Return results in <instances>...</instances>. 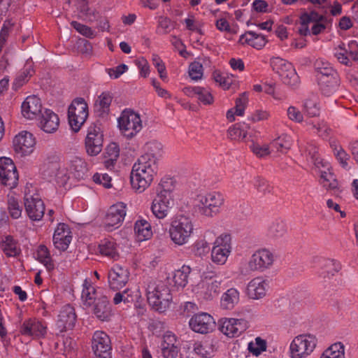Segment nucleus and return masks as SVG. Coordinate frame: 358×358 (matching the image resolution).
I'll return each instance as SVG.
<instances>
[{"instance_id":"10","label":"nucleus","mask_w":358,"mask_h":358,"mask_svg":"<svg viewBox=\"0 0 358 358\" xmlns=\"http://www.w3.org/2000/svg\"><path fill=\"white\" fill-rule=\"evenodd\" d=\"M19 175L13 160L8 157L0 158V182L9 189L18 185Z\"/></svg>"},{"instance_id":"27","label":"nucleus","mask_w":358,"mask_h":358,"mask_svg":"<svg viewBox=\"0 0 358 358\" xmlns=\"http://www.w3.org/2000/svg\"><path fill=\"white\" fill-rule=\"evenodd\" d=\"M68 170L76 179H83L87 173V163L83 158L73 156L69 160Z\"/></svg>"},{"instance_id":"40","label":"nucleus","mask_w":358,"mask_h":358,"mask_svg":"<svg viewBox=\"0 0 358 358\" xmlns=\"http://www.w3.org/2000/svg\"><path fill=\"white\" fill-rule=\"evenodd\" d=\"M1 248L8 257H16L20 254V250L17 248L16 242L12 236H7L1 243Z\"/></svg>"},{"instance_id":"60","label":"nucleus","mask_w":358,"mask_h":358,"mask_svg":"<svg viewBox=\"0 0 358 358\" xmlns=\"http://www.w3.org/2000/svg\"><path fill=\"white\" fill-rule=\"evenodd\" d=\"M128 69V66L126 64H122L117 66L115 68L107 69L106 71L111 78H118Z\"/></svg>"},{"instance_id":"58","label":"nucleus","mask_w":358,"mask_h":358,"mask_svg":"<svg viewBox=\"0 0 358 358\" xmlns=\"http://www.w3.org/2000/svg\"><path fill=\"white\" fill-rule=\"evenodd\" d=\"M250 150L252 152L259 157H262L269 155V148L268 145H260L257 143H252L250 145Z\"/></svg>"},{"instance_id":"21","label":"nucleus","mask_w":358,"mask_h":358,"mask_svg":"<svg viewBox=\"0 0 358 358\" xmlns=\"http://www.w3.org/2000/svg\"><path fill=\"white\" fill-rule=\"evenodd\" d=\"M20 331L23 336L40 338L45 335L47 327L36 318H29L22 324Z\"/></svg>"},{"instance_id":"16","label":"nucleus","mask_w":358,"mask_h":358,"mask_svg":"<svg viewBox=\"0 0 358 358\" xmlns=\"http://www.w3.org/2000/svg\"><path fill=\"white\" fill-rule=\"evenodd\" d=\"M126 215V205L119 202L111 206L105 217V228L112 231L113 227L118 228L123 222Z\"/></svg>"},{"instance_id":"64","label":"nucleus","mask_w":358,"mask_h":358,"mask_svg":"<svg viewBox=\"0 0 358 358\" xmlns=\"http://www.w3.org/2000/svg\"><path fill=\"white\" fill-rule=\"evenodd\" d=\"M348 51L350 57L354 62H358V43L356 41H350L348 44Z\"/></svg>"},{"instance_id":"55","label":"nucleus","mask_w":358,"mask_h":358,"mask_svg":"<svg viewBox=\"0 0 358 358\" xmlns=\"http://www.w3.org/2000/svg\"><path fill=\"white\" fill-rule=\"evenodd\" d=\"M189 75L192 80H198L203 76V66L199 62H192L189 66Z\"/></svg>"},{"instance_id":"63","label":"nucleus","mask_w":358,"mask_h":358,"mask_svg":"<svg viewBox=\"0 0 358 358\" xmlns=\"http://www.w3.org/2000/svg\"><path fill=\"white\" fill-rule=\"evenodd\" d=\"M213 78L216 83L225 89H229L231 82L228 78L224 77L220 72L215 71L213 72Z\"/></svg>"},{"instance_id":"41","label":"nucleus","mask_w":358,"mask_h":358,"mask_svg":"<svg viewBox=\"0 0 358 358\" xmlns=\"http://www.w3.org/2000/svg\"><path fill=\"white\" fill-rule=\"evenodd\" d=\"M328 171H322L320 173L321 181L320 183L322 186L327 189H336L338 188V182L335 178L333 173L329 171L327 167Z\"/></svg>"},{"instance_id":"2","label":"nucleus","mask_w":358,"mask_h":358,"mask_svg":"<svg viewBox=\"0 0 358 358\" xmlns=\"http://www.w3.org/2000/svg\"><path fill=\"white\" fill-rule=\"evenodd\" d=\"M158 170L157 158L155 155L145 153L134 164L130 174L132 188L139 193L144 192L151 184Z\"/></svg>"},{"instance_id":"26","label":"nucleus","mask_w":358,"mask_h":358,"mask_svg":"<svg viewBox=\"0 0 358 358\" xmlns=\"http://www.w3.org/2000/svg\"><path fill=\"white\" fill-rule=\"evenodd\" d=\"M317 80L320 92L326 96H330L334 94L340 85L338 74L334 76L319 78Z\"/></svg>"},{"instance_id":"24","label":"nucleus","mask_w":358,"mask_h":358,"mask_svg":"<svg viewBox=\"0 0 358 358\" xmlns=\"http://www.w3.org/2000/svg\"><path fill=\"white\" fill-rule=\"evenodd\" d=\"M22 114L27 119H33L42 113L41 99L36 96H27L22 103Z\"/></svg>"},{"instance_id":"13","label":"nucleus","mask_w":358,"mask_h":358,"mask_svg":"<svg viewBox=\"0 0 358 358\" xmlns=\"http://www.w3.org/2000/svg\"><path fill=\"white\" fill-rule=\"evenodd\" d=\"M103 135L99 127L96 124L88 129L85 138V148L90 156H96L99 154L103 148Z\"/></svg>"},{"instance_id":"8","label":"nucleus","mask_w":358,"mask_h":358,"mask_svg":"<svg viewBox=\"0 0 358 358\" xmlns=\"http://www.w3.org/2000/svg\"><path fill=\"white\" fill-rule=\"evenodd\" d=\"M271 65L284 84L292 87L299 85V77L291 63L280 57H275L271 60Z\"/></svg>"},{"instance_id":"52","label":"nucleus","mask_w":358,"mask_h":358,"mask_svg":"<svg viewBox=\"0 0 358 358\" xmlns=\"http://www.w3.org/2000/svg\"><path fill=\"white\" fill-rule=\"evenodd\" d=\"M71 25L78 32L85 37L93 38L96 36L94 31H93L90 27L83 24L77 21H72L71 22Z\"/></svg>"},{"instance_id":"31","label":"nucleus","mask_w":358,"mask_h":358,"mask_svg":"<svg viewBox=\"0 0 358 358\" xmlns=\"http://www.w3.org/2000/svg\"><path fill=\"white\" fill-rule=\"evenodd\" d=\"M266 283L260 278L252 279L248 285L247 292L250 298L259 299L265 296Z\"/></svg>"},{"instance_id":"9","label":"nucleus","mask_w":358,"mask_h":358,"mask_svg":"<svg viewBox=\"0 0 358 358\" xmlns=\"http://www.w3.org/2000/svg\"><path fill=\"white\" fill-rule=\"evenodd\" d=\"M224 196L220 192H210L199 197V213L206 217H213L220 213L224 204Z\"/></svg>"},{"instance_id":"22","label":"nucleus","mask_w":358,"mask_h":358,"mask_svg":"<svg viewBox=\"0 0 358 358\" xmlns=\"http://www.w3.org/2000/svg\"><path fill=\"white\" fill-rule=\"evenodd\" d=\"M24 207L29 217L34 221H39L44 215L45 206L38 197H25Z\"/></svg>"},{"instance_id":"25","label":"nucleus","mask_w":358,"mask_h":358,"mask_svg":"<svg viewBox=\"0 0 358 358\" xmlns=\"http://www.w3.org/2000/svg\"><path fill=\"white\" fill-rule=\"evenodd\" d=\"M59 120L58 115L50 109H45L41 113L40 120L41 128L46 133L55 132L59 127Z\"/></svg>"},{"instance_id":"5","label":"nucleus","mask_w":358,"mask_h":358,"mask_svg":"<svg viewBox=\"0 0 358 358\" xmlns=\"http://www.w3.org/2000/svg\"><path fill=\"white\" fill-rule=\"evenodd\" d=\"M317 338L311 334H301L296 336L290 343L291 358H304L310 355L315 348Z\"/></svg>"},{"instance_id":"11","label":"nucleus","mask_w":358,"mask_h":358,"mask_svg":"<svg viewBox=\"0 0 358 358\" xmlns=\"http://www.w3.org/2000/svg\"><path fill=\"white\" fill-rule=\"evenodd\" d=\"M231 238L229 234H222L214 242L211 252V259L214 263L224 264L231 252Z\"/></svg>"},{"instance_id":"20","label":"nucleus","mask_w":358,"mask_h":358,"mask_svg":"<svg viewBox=\"0 0 358 358\" xmlns=\"http://www.w3.org/2000/svg\"><path fill=\"white\" fill-rule=\"evenodd\" d=\"M59 156L56 152H50L46 154L40 171L43 176L51 180L55 178L60 169Z\"/></svg>"},{"instance_id":"51","label":"nucleus","mask_w":358,"mask_h":358,"mask_svg":"<svg viewBox=\"0 0 358 358\" xmlns=\"http://www.w3.org/2000/svg\"><path fill=\"white\" fill-rule=\"evenodd\" d=\"M175 27V22L166 17H160L158 20L157 31L162 34L170 32Z\"/></svg>"},{"instance_id":"4","label":"nucleus","mask_w":358,"mask_h":358,"mask_svg":"<svg viewBox=\"0 0 358 358\" xmlns=\"http://www.w3.org/2000/svg\"><path fill=\"white\" fill-rule=\"evenodd\" d=\"M193 232V224L190 217L180 215L171 222L169 233L173 242L178 245L187 243Z\"/></svg>"},{"instance_id":"14","label":"nucleus","mask_w":358,"mask_h":358,"mask_svg":"<svg viewBox=\"0 0 358 358\" xmlns=\"http://www.w3.org/2000/svg\"><path fill=\"white\" fill-rule=\"evenodd\" d=\"M190 329L196 333L206 334L212 331L215 327L213 317L206 313L194 315L189 322Z\"/></svg>"},{"instance_id":"29","label":"nucleus","mask_w":358,"mask_h":358,"mask_svg":"<svg viewBox=\"0 0 358 358\" xmlns=\"http://www.w3.org/2000/svg\"><path fill=\"white\" fill-rule=\"evenodd\" d=\"M112 100L113 96L107 92H104L99 96L94 104V113L99 117L106 118L108 117Z\"/></svg>"},{"instance_id":"30","label":"nucleus","mask_w":358,"mask_h":358,"mask_svg":"<svg viewBox=\"0 0 358 358\" xmlns=\"http://www.w3.org/2000/svg\"><path fill=\"white\" fill-rule=\"evenodd\" d=\"M238 42L242 45L248 44L254 48L259 50L265 46L267 40L264 36L249 31L240 36Z\"/></svg>"},{"instance_id":"49","label":"nucleus","mask_w":358,"mask_h":358,"mask_svg":"<svg viewBox=\"0 0 358 358\" xmlns=\"http://www.w3.org/2000/svg\"><path fill=\"white\" fill-rule=\"evenodd\" d=\"M248 350L252 355L258 356L266 350V342L260 337H257L255 338V342L252 341L248 343Z\"/></svg>"},{"instance_id":"1","label":"nucleus","mask_w":358,"mask_h":358,"mask_svg":"<svg viewBox=\"0 0 358 358\" xmlns=\"http://www.w3.org/2000/svg\"><path fill=\"white\" fill-rule=\"evenodd\" d=\"M190 272L191 268L183 265L175 271L171 276H166L164 281H150L146 289L149 305L159 312L165 311L172 300L171 291L185 287Z\"/></svg>"},{"instance_id":"57","label":"nucleus","mask_w":358,"mask_h":358,"mask_svg":"<svg viewBox=\"0 0 358 358\" xmlns=\"http://www.w3.org/2000/svg\"><path fill=\"white\" fill-rule=\"evenodd\" d=\"M93 180L97 184L102 185L106 188H110L112 187L111 178L106 173H95L93 176Z\"/></svg>"},{"instance_id":"48","label":"nucleus","mask_w":358,"mask_h":358,"mask_svg":"<svg viewBox=\"0 0 358 358\" xmlns=\"http://www.w3.org/2000/svg\"><path fill=\"white\" fill-rule=\"evenodd\" d=\"M8 210L10 217L13 219H17L21 216L22 208L18 200L13 196L8 195Z\"/></svg>"},{"instance_id":"42","label":"nucleus","mask_w":358,"mask_h":358,"mask_svg":"<svg viewBox=\"0 0 358 358\" xmlns=\"http://www.w3.org/2000/svg\"><path fill=\"white\" fill-rule=\"evenodd\" d=\"M248 128H249V127L245 123H243V125L241 124H236L229 129L228 135L232 140H243L247 136L246 129Z\"/></svg>"},{"instance_id":"37","label":"nucleus","mask_w":358,"mask_h":358,"mask_svg":"<svg viewBox=\"0 0 358 358\" xmlns=\"http://www.w3.org/2000/svg\"><path fill=\"white\" fill-rule=\"evenodd\" d=\"M286 233V224L283 221L276 220L268 227L267 236L272 239H278L283 237Z\"/></svg>"},{"instance_id":"6","label":"nucleus","mask_w":358,"mask_h":358,"mask_svg":"<svg viewBox=\"0 0 358 358\" xmlns=\"http://www.w3.org/2000/svg\"><path fill=\"white\" fill-rule=\"evenodd\" d=\"M117 122L122 134L127 138H133L142 129L140 115L130 109L122 112Z\"/></svg>"},{"instance_id":"32","label":"nucleus","mask_w":358,"mask_h":358,"mask_svg":"<svg viewBox=\"0 0 358 358\" xmlns=\"http://www.w3.org/2000/svg\"><path fill=\"white\" fill-rule=\"evenodd\" d=\"M315 70L316 71L317 80L324 77H330L338 75L335 70L328 62L323 59H317L314 64Z\"/></svg>"},{"instance_id":"19","label":"nucleus","mask_w":358,"mask_h":358,"mask_svg":"<svg viewBox=\"0 0 358 358\" xmlns=\"http://www.w3.org/2000/svg\"><path fill=\"white\" fill-rule=\"evenodd\" d=\"M77 315L73 306L68 304L63 306L59 311L57 327L59 332L71 330L75 327Z\"/></svg>"},{"instance_id":"7","label":"nucleus","mask_w":358,"mask_h":358,"mask_svg":"<svg viewBox=\"0 0 358 358\" xmlns=\"http://www.w3.org/2000/svg\"><path fill=\"white\" fill-rule=\"evenodd\" d=\"M88 117V106L83 98L75 99L68 109V119L71 129L77 132Z\"/></svg>"},{"instance_id":"44","label":"nucleus","mask_w":358,"mask_h":358,"mask_svg":"<svg viewBox=\"0 0 358 358\" xmlns=\"http://www.w3.org/2000/svg\"><path fill=\"white\" fill-rule=\"evenodd\" d=\"M304 111L310 117H316L320 114V107L318 106L317 99L313 95L306 99L303 103Z\"/></svg>"},{"instance_id":"15","label":"nucleus","mask_w":358,"mask_h":358,"mask_svg":"<svg viewBox=\"0 0 358 358\" xmlns=\"http://www.w3.org/2000/svg\"><path fill=\"white\" fill-rule=\"evenodd\" d=\"M129 269L119 264H115L108 273V285L110 289L117 290L127 283L129 278Z\"/></svg>"},{"instance_id":"54","label":"nucleus","mask_w":358,"mask_h":358,"mask_svg":"<svg viewBox=\"0 0 358 358\" xmlns=\"http://www.w3.org/2000/svg\"><path fill=\"white\" fill-rule=\"evenodd\" d=\"M253 185L258 192L264 194L270 193L272 189V187L269 185L268 182L260 176L255 178Z\"/></svg>"},{"instance_id":"50","label":"nucleus","mask_w":358,"mask_h":358,"mask_svg":"<svg viewBox=\"0 0 358 358\" xmlns=\"http://www.w3.org/2000/svg\"><path fill=\"white\" fill-rule=\"evenodd\" d=\"M220 285L221 281L216 280H213L210 282H207L206 284V291L204 294L205 299H212L217 296L220 291Z\"/></svg>"},{"instance_id":"36","label":"nucleus","mask_w":358,"mask_h":358,"mask_svg":"<svg viewBox=\"0 0 358 358\" xmlns=\"http://www.w3.org/2000/svg\"><path fill=\"white\" fill-rule=\"evenodd\" d=\"M134 231L139 241L149 239L152 236L150 224L145 220H140L136 222Z\"/></svg>"},{"instance_id":"12","label":"nucleus","mask_w":358,"mask_h":358,"mask_svg":"<svg viewBox=\"0 0 358 358\" xmlns=\"http://www.w3.org/2000/svg\"><path fill=\"white\" fill-rule=\"evenodd\" d=\"M92 348L97 358H112L110 337L102 331H96L92 338Z\"/></svg>"},{"instance_id":"23","label":"nucleus","mask_w":358,"mask_h":358,"mask_svg":"<svg viewBox=\"0 0 358 358\" xmlns=\"http://www.w3.org/2000/svg\"><path fill=\"white\" fill-rule=\"evenodd\" d=\"M273 255L268 250L264 249L255 252L250 262L249 266L252 270H264L273 264Z\"/></svg>"},{"instance_id":"17","label":"nucleus","mask_w":358,"mask_h":358,"mask_svg":"<svg viewBox=\"0 0 358 358\" xmlns=\"http://www.w3.org/2000/svg\"><path fill=\"white\" fill-rule=\"evenodd\" d=\"M13 143L15 152L21 156H26L33 152L35 139L32 134L24 131L15 136Z\"/></svg>"},{"instance_id":"18","label":"nucleus","mask_w":358,"mask_h":358,"mask_svg":"<svg viewBox=\"0 0 358 358\" xmlns=\"http://www.w3.org/2000/svg\"><path fill=\"white\" fill-rule=\"evenodd\" d=\"M218 324L220 331L229 337L237 336L246 329V322L242 319L222 318Z\"/></svg>"},{"instance_id":"62","label":"nucleus","mask_w":358,"mask_h":358,"mask_svg":"<svg viewBox=\"0 0 358 358\" xmlns=\"http://www.w3.org/2000/svg\"><path fill=\"white\" fill-rule=\"evenodd\" d=\"M287 116L289 120L296 122H301L303 120L302 113L294 106H289L288 108Z\"/></svg>"},{"instance_id":"39","label":"nucleus","mask_w":358,"mask_h":358,"mask_svg":"<svg viewBox=\"0 0 358 358\" xmlns=\"http://www.w3.org/2000/svg\"><path fill=\"white\" fill-rule=\"evenodd\" d=\"M37 259L43 264L48 271L53 270L55 265L51 259L48 248L44 245H40L37 250Z\"/></svg>"},{"instance_id":"56","label":"nucleus","mask_w":358,"mask_h":358,"mask_svg":"<svg viewBox=\"0 0 358 358\" xmlns=\"http://www.w3.org/2000/svg\"><path fill=\"white\" fill-rule=\"evenodd\" d=\"M180 350L179 343L162 345V352L164 358H176Z\"/></svg>"},{"instance_id":"47","label":"nucleus","mask_w":358,"mask_h":358,"mask_svg":"<svg viewBox=\"0 0 358 358\" xmlns=\"http://www.w3.org/2000/svg\"><path fill=\"white\" fill-rule=\"evenodd\" d=\"M31 71L33 69L31 67L24 68L16 76L13 83V89L17 90L23 85H24L29 80V78L31 76Z\"/></svg>"},{"instance_id":"46","label":"nucleus","mask_w":358,"mask_h":358,"mask_svg":"<svg viewBox=\"0 0 358 358\" xmlns=\"http://www.w3.org/2000/svg\"><path fill=\"white\" fill-rule=\"evenodd\" d=\"M292 145L290 138L287 135H282L278 138L273 140L271 143V146L274 148L276 151L280 152H286L290 149Z\"/></svg>"},{"instance_id":"61","label":"nucleus","mask_w":358,"mask_h":358,"mask_svg":"<svg viewBox=\"0 0 358 358\" xmlns=\"http://www.w3.org/2000/svg\"><path fill=\"white\" fill-rule=\"evenodd\" d=\"M153 64L157 69V71L159 74V77L164 80L166 78V67L162 60L159 57L158 55H154L152 57Z\"/></svg>"},{"instance_id":"3","label":"nucleus","mask_w":358,"mask_h":358,"mask_svg":"<svg viewBox=\"0 0 358 358\" xmlns=\"http://www.w3.org/2000/svg\"><path fill=\"white\" fill-rule=\"evenodd\" d=\"M85 304L93 306L94 315L101 321H108L112 316V309L110 302L106 296H97L95 288L87 280L84 281L81 294Z\"/></svg>"},{"instance_id":"38","label":"nucleus","mask_w":358,"mask_h":358,"mask_svg":"<svg viewBox=\"0 0 358 358\" xmlns=\"http://www.w3.org/2000/svg\"><path fill=\"white\" fill-rule=\"evenodd\" d=\"M99 252L110 259H116L118 257V252L116 248V244L111 240L104 239L99 245Z\"/></svg>"},{"instance_id":"53","label":"nucleus","mask_w":358,"mask_h":358,"mask_svg":"<svg viewBox=\"0 0 358 358\" xmlns=\"http://www.w3.org/2000/svg\"><path fill=\"white\" fill-rule=\"evenodd\" d=\"M334 155L343 169H350L348 161L350 159V157L341 147L334 148Z\"/></svg>"},{"instance_id":"28","label":"nucleus","mask_w":358,"mask_h":358,"mask_svg":"<svg viewBox=\"0 0 358 358\" xmlns=\"http://www.w3.org/2000/svg\"><path fill=\"white\" fill-rule=\"evenodd\" d=\"M173 200L166 198V196H156L152 201L151 210L153 215L158 219L164 218Z\"/></svg>"},{"instance_id":"45","label":"nucleus","mask_w":358,"mask_h":358,"mask_svg":"<svg viewBox=\"0 0 358 358\" xmlns=\"http://www.w3.org/2000/svg\"><path fill=\"white\" fill-rule=\"evenodd\" d=\"M52 239L54 245L57 249L65 251L71 241L72 236L69 234H59L58 233H54Z\"/></svg>"},{"instance_id":"35","label":"nucleus","mask_w":358,"mask_h":358,"mask_svg":"<svg viewBox=\"0 0 358 358\" xmlns=\"http://www.w3.org/2000/svg\"><path fill=\"white\" fill-rule=\"evenodd\" d=\"M239 301V292L234 288L229 289L221 298V306L231 310Z\"/></svg>"},{"instance_id":"43","label":"nucleus","mask_w":358,"mask_h":358,"mask_svg":"<svg viewBox=\"0 0 358 358\" xmlns=\"http://www.w3.org/2000/svg\"><path fill=\"white\" fill-rule=\"evenodd\" d=\"M327 19L325 16L320 15L315 10H311L310 13L304 12L300 16L301 25H308L310 22H327Z\"/></svg>"},{"instance_id":"59","label":"nucleus","mask_w":358,"mask_h":358,"mask_svg":"<svg viewBox=\"0 0 358 358\" xmlns=\"http://www.w3.org/2000/svg\"><path fill=\"white\" fill-rule=\"evenodd\" d=\"M120 156L119 145L116 143H110L106 149L105 157L113 158V160H117Z\"/></svg>"},{"instance_id":"33","label":"nucleus","mask_w":358,"mask_h":358,"mask_svg":"<svg viewBox=\"0 0 358 358\" xmlns=\"http://www.w3.org/2000/svg\"><path fill=\"white\" fill-rule=\"evenodd\" d=\"M175 189V180L171 178H163L157 187V196H166L173 200V192Z\"/></svg>"},{"instance_id":"34","label":"nucleus","mask_w":358,"mask_h":358,"mask_svg":"<svg viewBox=\"0 0 358 358\" xmlns=\"http://www.w3.org/2000/svg\"><path fill=\"white\" fill-rule=\"evenodd\" d=\"M194 351L198 355L202 357L208 358L213 356L215 351V346L213 340H206L201 342L195 343L194 345Z\"/></svg>"}]
</instances>
